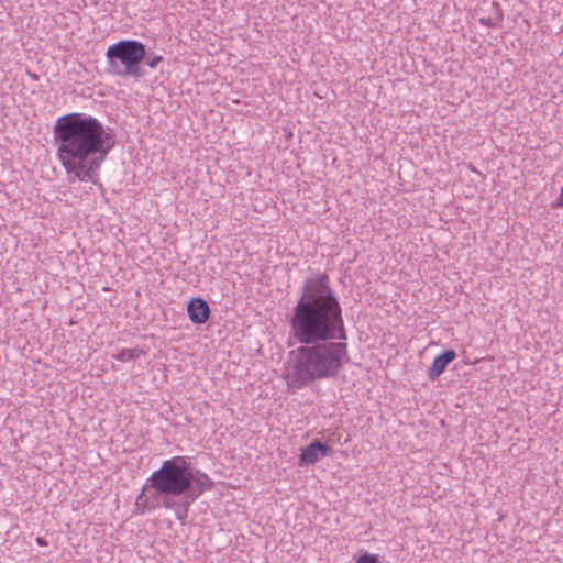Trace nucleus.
<instances>
[{
    "label": "nucleus",
    "mask_w": 563,
    "mask_h": 563,
    "mask_svg": "<svg viewBox=\"0 0 563 563\" xmlns=\"http://www.w3.org/2000/svg\"><path fill=\"white\" fill-rule=\"evenodd\" d=\"M330 452L331 449L329 445L316 440L306 448L301 449L298 465L305 466L316 464L320 459L328 456Z\"/></svg>",
    "instance_id": "obj_6"
},
{
    "label": "nucleus",
    "mask_w": 563,
    "mask_h": 563,
    "mask_svg": "<svg viewBox=\"0 0 563 563\" xmlns=\"http://www.w3.org/2000/svg\"><path fill=\"white\" fill-rule=\"evenodd\" d=\"M141 355H143V351L137 349H122L119 351L113 357L120 362H129L133 360H137Z\"/></svg>",
    "instance_id": "obj_9"
},
{
    "label": "nucleus",
    "mask_w": 563,
    "mask_h": 563,
    "mask_svg": "<svg viewBox=\"0 0 563 563\" xmlns=\"http://www.w3.org/2000/svg\"><path fill=\"white\" fill-rule=\"evenodd\" d=\"M145 45L136 40H122L110 45L106 52L107 73L118 77L142 76L140 63L145 58Z\"/></svg>",
    "instance_id": "obj_4"
},
{
    "label": "nucleus",
    "mask_w": 563,
    "mask_h": 563,
    "mask_svg": "<svg viewBox=\"0 0 563 563\" xmlns=\"http://www.w3.org/2000/svg\"><path fill=\"white\" fill-rule=\"evenodd\" d=\"M289 339L299 344L290 352L285 372L291 389L333 378L347 363L343 310L325 273L318 272L305 279L289 318Z\"/></svg>",
    "instance_id": "obj_1"
},
{
    "label": "nucleus",
    "mask_w": 563,
    "mask_h": 563,
    "mask_svg": "<svg viewBox=\"0 0 563 563\" xmlns=\"http://www.w3.org/2000/svg\"><path fill=\"white\" fill-rule=\"evenodd\" d=\"M152 484L161 493H167L181 504L188 516L191 505L207 490L212 489L213 482L208 474L191 466L185 456H174L163 462L152 473Z\"/></svg>",
    "instance_id": "obj_3"
},
{
    "label": "nucleus",
    "mask_w": 563,
    "mask_h": 563,
    "mask_svg": "<svg viewBox=\"0 0 563 563\" xmlns=\"http://www.w3.org/2000/svg\"><path fill=\"white\" fill-rule=\"evenodd\" d=\"M36 543L38 545H45L46 544V542L42 538H40V537L36 539Z\"/></svg>",
    "instance_id": "obj_14"
},
{
    "label": "nucleus",
    "mask_w": 563,
    "mask_h": 563,
    "mask_svg": "<svg viewBox=\"0 0 563 563\" xmlns=\"http://www.w3.org/2000/svg\"><path fill=\"white\" fill-rule=\"evenodd\" d=\"M456 357L453 350H446L438 355L431 366L428 368L427 375L430 380H435L445 371L446 366Z\"/></svg>",
    "instance_id": "obj_8"
},
{
    "label": "nucleus",
    "mask_w": 563,
    "mask_h": 563,
    "mask_svg": "<svg viewBox=\"0 0 563 563\" xmlns=\"http://www.w3.org/2000/svg\"><path fill=\"white\" fill-rule=\"evenodd\" d=\"M144 59H146V65L150 68L155 69L158 66V64L163 60V57L161 55L155 54L154 52H146V56Z\"/></svg>",
    "instance_id": "obj_10"
},
{
    "label": "nucleus",
    "mask_w": 563,
    "mask_h": 563,
    "mask_svg": "<svg viewBox=\"0 0 563 563\" xmlns=\"http://www.w3.org/2000/svg\"><path fill=\"white\" fill-rule=\"evenodd\" d=\"M553 208H563V186L560 189L558 198L552 202Z\"/></svg>",
    "instance_id": "obj_12"
},
{
    "label": "nucleus",
    "mask_w": 563,
    "mask_h": 563,
    "mask_svg": "<svg viewBox=\"0 0 563 563\" xmlns=\"http://www.w3.org/2000/svg\"><path fill=\"white\" fill-rule=\"evenodd\" d=\"M152 474L146 478L141 493L135 499V511L140 515L153 512L164 508L174 512L175 518L184 523L188 518L185 514L184 506L176 504V499L172 498L167 493H161L152 482Z\"/></svg>",
    "instance_id": "obj_5"
},
{
    "label": "nucleus",
    "mask_w": 563,
    "mask_h": 563,
    "mask_svg": "<svg viewBox=\"0 0 563 563\" xmlns=\"http://www.w3.org/2000/svg\"><path fill=\"white\" fill-rule=\"evenodd\" d=\"M187 312L190 321L196 324L205 323L210 317L209 305L200 297L192 298L188 302Z\"/></svg>",
    "instance_id": "obj_7"
},
{
    "label": "nucleus",
    "mask_w": 563,
    "mask_h": 563,
    "mask_svg": "<svg viewBox=\"0 0 563 563\" xmlns=\"http://www.w3.org/2000/svg\"><path fill=\"white\" fill-rule=\"evenodd\" d=\"M355 563H379V555L365 552L356 559Z\"/></svg>",
    "instance_id": "obj_11"
},
{
    "label": "nucleus",
    "mask_w": 563,
    "mask_h": 563,
    "mask_svg": "<svg viewBox=\"0 0 563 563\" xmlns=\"http://www.w3.org/2000/svg\"><path fill=\"white\" fill-rule=\"evenodd\" d=\"M53 134L67 179L96 185L101 165L115 145L110 130L92 115L73 112L56 120Z\"/></svg>",
    "instance_id": "obj_2"
},
{
    "label": "nucleus",
    "mask_w": 563,
    "mask_h": 563,
    "mask_svg": "<svg viewBox=\"0 0 563 563\" xmlns=\"http://www.w3.org/2000/svg\"><path fill=\"white\" fill-rule=\"evenodd\" d=\"M479 22H481V24L486 25V26H493V25H494V24L490 22V20H489V19H485V18H481V19H479Z\"/></svg>",
    "instance_id": "obj_13"
}]
</instances>
